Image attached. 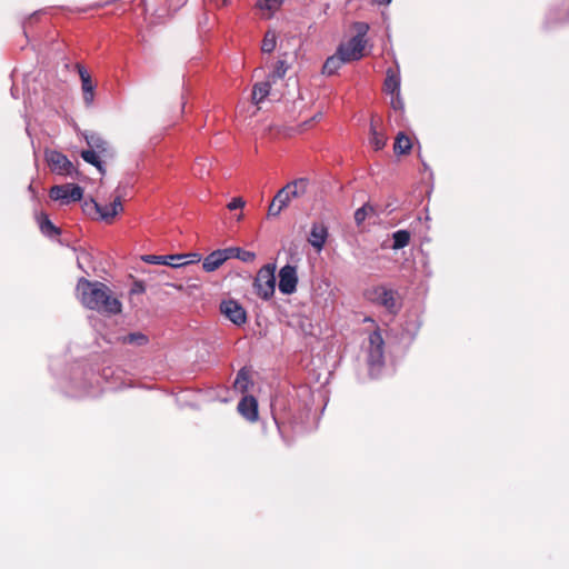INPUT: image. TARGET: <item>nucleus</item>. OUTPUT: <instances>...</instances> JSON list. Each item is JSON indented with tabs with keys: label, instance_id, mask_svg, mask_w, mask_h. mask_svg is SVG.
<instances>
[{
	"label": "nucleus",
	"instance_id": "obj_28",
	"mask_svg": "<svg viewBox=\"0 0 569 569\" xmlns=\"http://www.w3.org/2000/svg\"><path fill=\"white\" fill-rule=\"evenodd\" d=\"M249 385H250L249 375H248V372L244 369H241L237 373V378H236L234 385H233L234 389L240 391V392H244V391L248 390Z\"/></svg>",
	"mask_w": 569,
	"mask_h": 569
},
{
	"label": "nucleus",
	"instance_id": "obj_16",
	"mask_svg": "<svg viewBox=\"0 0 569 569\" xmlns=\"http://www.w3.org/2000/svg\"><path fill=\"white\" fill-rule=\"evenodd\" d=\"M227 254L224 249H218L209 253L202 262V268L207 272L217 270L224 261H227Z\"/></svg>",
	"mask_w": 569,
	"mask_h": 569
},
{
	"label": "nucleus",
	"instance_id": "obj_17",
	"mask_svg": "<svg viewBox=\"0 0 569 569\" xmlns=\"http://www.w3.org/2000/svg\"><path fill=\"white\" fill-rule=\"evenodd\" d=\"M400 74L399 70H393L392 68L387 69L386 79L383 83V89L386 93L393 96L400 92Z\"/></svg>",
	"mask_w": 569,
	"mask_h": 569
},
{
	"label": "nucleus",
	"instance_id": "obj_8",
	"mask_svg": "<svg viewBox=\"0 0 569 569\" xmlns=\"http://www.w3.org/2000/svg\"><path fill=\"white\" fill-rule=\"evenodd\" d=\"M220 312L236 326L247 322V312L236 300H224L220 303Z\"/></svg>",
	"mask_w": 569,
	"mask_h": 569
},
{
	"label": "nucleus",
	"instance_id": "obj_32",
	"mask_svg": "<svg viewBox=\"0 0 569 569\" xmlns=\"http://www.w3.org/2000/svg\"><path fill=\"white\" fill-rule=\"evenodd\" d=\"M370 212H373V208L369 204H363L361 208L357 209L355 212L356 223L358 226L362 224Z\"/></svg>",
	"mask_w": 569,
	"mask_h": 569
},
{
	"label": "nucleus",
	"instance_id": "obj_6",
	"mask_svg": "<svg viewBox=\"0 0 569 569\" xmlns=\"http://www.w3.org/2000/svg\"><path fill=\"white\" fill-rule=\"evenodd\" d=\"M142 260L150 264H163L170 266L173 268L182 267L193 261H199L200 256L197 253L193 254H169V256H157V254H146L142 256Z\"/></svg>",
	"mask_w": 569,
	"mask_h": 569
},
{
	"label": "nucleus",
	"instance_id": "obj_40",
	"mask_svg": "<svg viewBox=\"0 0 569 569\" xmlns=\"http://www.w3.org/2000/svg\"><path fill=\"white\" fill-rule=\"evenodd\" d=\"M16 91H17V90L14 89V87H12V88H11V96H12L13 98H16V99H17Z\"/></svg>",
	"mask_w": 569,
	"mask_h": 569
},
{
	"label": "nucleus",
	"instance_id": "obj_27",
	"mask_svg": "<svg viewBox=\"0 0 569 569\" xmlns=\"http://www.w3.org/2000/svg\"><path fill=\"white\" fill-rule=\"evenodd\" d=\"M277 46V34L273 30H268L263 37L261 50L264 53H271Z\"/></svg>",
	"mask_w": 569,
	"mask_h": 569
},
{
	"label": "nucleus",
	"instance_id": "obj_42",
	"mask_svg": "<svg viewBox=\"0 0 569 569\" xmlns=\"http://www.w3.org/2000/svg\"><path fill=\"white\" fill-rule=\"evenodd\" d=\"M242 218H243L242 213H240L239 216H237V220H238V221H240Z\"/></svg>",
	"mask_w": 569,
	"mask_h": 569
},
{
	"label": "nucleus",
	"instance_id": "obj_13",
	"mask_svg": "<svg viewBox=\"0 0 569 569\" xmlns=\"http://www.w3.org/2000/svg\"><path fill=\"white\" fill-rule=\"evenodd\" d=\"M239 413L250 422L258 419V402L252 396H244L238 403Z\"/></svg>",
	"mask_w": 569,
	"mask_h": 569
},
{
	"label": "nucleus",
	"instance_id": "obj_33",
	"mask_svg": "<svg viewBox=\"0 0 569 569\" xmlns=\"http://www.w3.org/2000/svg\"><path fill=\"white\" fill-rule=\"evenodd\" d=\"M274 200L279 203L278 206L283 209L286 208L289 202H290V197L288 196V193L284 191V189H280L276 196H274Z\"/></svg>",
	"mask_w": 569,
	"mask_h": 569
},
{
	"label": "nucleus",
	"instance_id": "obj_5",
	"mask_svg": "<svg viewBox=\"0 0 569 569\" xmlns=\"http://www.w3.org/2000/svg\"><path fill=\"white\" fill-rule=\"evenodd\" d=\"M46 160L51 171L57 174L71 178L78 176V170L74 168L73 163L60 151L47 150Z\"/></svg>",
	"mask_w": 569,
	"mask_h": 569
},
{
	"label": "nucleus",
	"instance_id": "obj_37",
	"mask_svg": "<svg viewBox=\"0 0 569 569\" xmlns=\"http://www.w3.org/2000/svg\"><path fill=\"white\" fill-rule=\"evenodd\" d=\"M279 203L273 199L268 209L269 217H277L280 214L282 209L278 206Z\"/></svg>",
	"mask_w": 569,
	"mask_h": 569
},
{
	"label": "nucleus",
	"instance_id": "obj_15",
	"mask_svg": "<svg viewBox=\"0 0 569 569\" xmlns=\"http://www.w3.org/2000/svg\"><path fill=\"white\" fill-rule=\"evenodd\" d=\"M80 134L83 137L90 149L99 151L102 156H107L109 153V144L99 133L93 131H81Z\"/></svg>",
	"mask_w": 569,
	"mask_h": 569
},
{
	"label": "nucleus",
	"instance_id": "obj_24",
	"mask_svg": "<svg viewBox=\"0 0 569 569\" xmlns=\"http://www.w3.org/2000/svg\"><path fill=\"white\" fill-rule=\"evenodd\" d=\"M411 147L412 146L409 137H407L403 132H399L393 144L395 152L397 154H406L410 151Z\"/></svg>",
	"mask_w": 569,
	"mask_h": 569
},
{
	"label": "nucleus",
	"instance_id": "obj_2",
	"mask_svg": "<svg viewBox=\"0 0 569 569\" xmlns=\"http://www.w3.org/2000/svg\"><path fill=\"white\" fill-rule=\"evenodd\" d=\"M367 363L370 376L377 378L385 365V341L379 330L372 331L368 337Z\"/></svg>",
	"mask_w": 569,
	"mask_h": 569
},
{
	"label": "nucleus",
	"instance_id": "obj_4",
	"mask_svg": "<svg viewBox=\"0 0 569 569\" xmlns=\"http://www.w3.org/2000/svg\"><path fill=\"white\" fill-rule=\"evenodd\" d=\"M370 299L392 315H396L401 308L398 292L385 286L376 287L370 293Z\"/></svg>",
	"mask_w": 569,
	"mask_h": 569
},
{
	"label": "nucleus",
	"instance_id": "obj_3",
	"mask_svg": "<svg viewBox=\"0 0 569 569\" xmlns=\"http://www.w3.org/2000/svg\"><path fill=\"white\" fill-rule=\"evenodd\" d=\"M276 264L274 263H268L264 264L257 273V277L254 279V288L257 295L262 298L263 300H269L273 293L276 288Z\"/></svg>",
	"mask_w": 569,
	"mask_h": 569
},
{
	"label": "nucleus",
	"instance_id": "obj_18",
	"mask_svg": "<svg viewBox=\"0 0 569 569\" xmlns=\"http://www.w3.org/2000/svg\"><path fill=\"white\" fill-rule=\"evenodd\" d=\"M273 82L267 78L266 81L257 82L252 89V101L256 104L262 102L270 93L271 84Z\"/></svg>",
	"mask_w": 569,
	"mask_h": 569
},
{
	"label": "nucleus",
	"instance_id": "obj_22",
	"mask_svg": "<svg viewBox=\"0 0 569 569\" xmlns=\"http://www.w3.org/2000/svg\"><path fill=\"white\" fill-rule=\"evenodd\" d=\"M224 250H226L227 259L236 258V259H239L242 262H247V263H250V262L254 261V259H256L254 252L243 250L239 247H230V248H226Z\"/></svg>",
	"mask_w": 569,
	"mask_h": 569
},
{
	"label": "nucleus",
	"instance_id": "obj_10",
	"mask_svg": "<svg viewBox=\"0 0 569 569\" xmlns=\"http://www.w3.org/2000/svg\"><path fill=\"white\" fill-rule=\"evenodd\" d=\"M366 40L351 38L347 43H342L338 48V53L341 54L347 62L357 61L362 58Z\"/></svg>",
	"mask_w": 569,
	"mask_h": 569
},
{
	"label": "nucleus",
	"instance_id": "obj_34",
	"mask_svg": "<svg viewBox=\"0 0 569 569\" xmlns=\"http://www.w3.org/2000/svg\"><path fill=\"white\" fill-rule=\"evenodd\" d=\"M355 30H356V36L353 38H358L360 40H366V34L369 30V26L368 23L366 22H356L355 23Z\"/></svg>",
	"mask_w": 569,
	"mask_h": 569
},
{
	"label": "nucleus",
	"instance_id": "obj_7",
	"mask_svg": "<svg viewBox=\"0 0 569 569\" xmlns=\"http://www.w3.org/2000/svg\"><path fill=\"white\" fill-rule=\"evenodd\" d=\"M82 196L83 189L78 184H57L50 189V198L60 201L62 204L80 201Z\"/></svg>",
	"mask_w": 569,
	"mask_h": 569
},
{
	"label": "nucleus",
	"instance_id": "obj_20",
	"mask_svg": "<svg viewBox=\"0 0 569 569\" xmlns=\"http://www.w3.org/2000/svg\"><path fill=\"white\" fill-rule=\"evenodd\" d=\"M347 61L345 60V58L339 54L338 52L331 57H329L325 63H323V67H322V73L323 74H327V76H332L335 74L343 63H346Z\"/></svg>",
	"mask_w": 569,
	"mask_h": 569
},
{
	"label": "nucleus",
	"instance_id": "obj_35",
	"mask_svg": "<svg viewBox=\"0 0 569 569\" xmlns=\"http://www.w3.org/2000/svg\"><path fill=\"white\" fill-rule=\"evenodd\" d=\"M391 107L396 111H403L405 109V102L401 98L400 92L391 96Z\"/></svg>",
	"mask_w": 569,
	"mask_h": 569
},
{
	"label": "nucleus",
	"instance_id": "obj_38",
	"mask_svg": "<svg viewBox=\"0 0 569 569\" xmlns=\"http://www.w3.org/2000/svg\"><path fill=\"white\" fill-rule=\"evenodd\" d=\"M146 290L142 282H134L133 287L131 288L130 292L132 295L137 293V295H140V293H143Z\"/></svg>",
	"mask_w": 569,
	"mask_h": 569
},
{
	"label": "nucleus",
	"instance_id": "obj_39",
	"mask_svg": "<svg viewBox=\"0 0 569 569\" xmlns=\"http://www.w3.org/2000/svg\"><path fill=\"white\" fill-rule=\"evenodd\" d=\"M373 1L378 4H383V6L389 4L391 2V0H373Z\"/></svg>",
	"mask_w": 569,
	"mask_h": 569
},
{
	"label": "nucleus",
	"instance_id": "obj_19",
	"mask_svg": "<svg viewBox=\"0 0 569 569\" xmlns=\"http://www.w3.org/2000/svg\"><path fill=\"white\" fill-rule=\"evenodd\" d=\"M80 156L87 163L94 166L101 174L106 173V167L100 159L102 154L99 153V151L89 148L87 150H82Z\"/></svg>",
	"mask_w": 569,
	"mask_h": 569
},
{
	"label": "nucleus",
	"instance_id": "obj_43",
	"mask_svg": "<svg viewBox=\"0 0 569 569\" xmlns=\"http://www.w3.org/2000/svg\"><path fill=\"white\" fill-rule=\"evenodd\" d=\"M197 173H198L200 177H202L204 172H203V170H199Z\"/></svg>",
	"mask_w": 569,
	"mask_h": 569
},
{
	"label": "nucleus",
	"instance_id": "obj_25",
	"mask_svg": "<svg viewBox=\"0 0 569 569\" xmlns=\"http://www.w3.org/2000/svg\"><path fill=\"white\" fill-rule=\"evenodd\" d=\"M392 239H393L392 249H395V250L402 249L409 244L410 232L405 229L397 230L396 232L392 233Z\"/></svg>",
	"mask_w": 569,
	"mask_h": 569
},
{
	"label": "nucleus",
	"instance_id": "obj_36",
	"mask_svg": "<svg viewBox=\"0 0 569 569\" xmlns=\"http://www.w3.org/2000/svg\"><path fill=\"white\" fill-rule=\"evenodd\" d=\"M246 206V201L241 197L233 198L228 204L229 210L242 209Z\"/></svg>",
	"mask_w": 569,
	"mask_h": 569
},
{
	"label": "nucleus",
	"instance_id": "obj_29",
	"mask_svg": "<svg viewBox=\"0 0 569 569\" xmlns=\"http://www.w3.org/2000/svg\"><path fill=\"white\" fill-rule=\"evenodd\" d=\"M370 132H371L370 144L375 148V150L382 149L386 146V141H387L386 137L377 131L373 123H371Z\"/></svg>",
	"mask_w": 569,
	"mask_h": 569
},
{
	"label": "nucleus",
	"instance_id": "obj_30",
	"mask_svg": "<svg viewBox=\"0 0 569 569\" xmlns=\"http://www.w3.org/2000/svg\"><path fill=\"white\" fill-rule=\"evenodd\" d=\"M284 0H258L257 7L261 10H268L270 14L268 18L272 16V13L280 8Z\"/></svg>",
	"mask_w": 569,
	"mask_h": 569
},
{
	"label": "nucleus",
	"instance_id": "obj_31",
	"mask_svg": "<svg viewBox=\"0 0 569 569\" xmlns=\"http://www.w3.org/2000/svg\"><path fill=\"white\" fill-rule=\"evenodd\" d=\"M288 70V64L284 60H278L274 67V70L268 76V78L276 82L279 79H282Z\"/></svg>",
	"mask_w": 569,
	"mask_h": 569
},
{
	"label": "nucleus",
	"instance_id": "obj_11",
	"mask_svg": "<svg viewBox=\"0 0 569 569\" xmlns=\"http://www.w3.org/2000/svg\"><path fill=\"white\" fill-rule=\"evenodd\" d=\"M76 69L81 80L83 102L87 107H90L94 100V84L92 82L91 76L89 74L87 69L80 63L76 64Z\"/></svg>",
	"mask_w": 569,
	"mask_h": 569
},
{
	"label": "nucleus",
	"instance_id": "obj_12",
	"mask_svg": "<svg viewBox=\"0 0 569 569\" xmlns=\"http://www.w3.org/2000/svg\"><path fill=\"white\" fill-rule=\"evenodd\" d=\"M90 203L100 214V218L106 221L113 219L123 209L120 197H117L111 203L104 206L97 203L93 199H91Z\"/></svg>",
	"mask_w": 569,
	"mask_h": 569
},
{
	"label": "nucleus",
	"instance_id": "obj_21",
	"mask_svg": "<svg viewBox=\"0 0 569 569\" xmlns=\"http://www.w3.org/2000/svg\"><path fill=\"white\" fill-rule=\"evenodd\" d=\"M307 184L308 180L305 178H300L287 183L283 187V189L288 193L290 199H292L302 196L306 192Z\"/></svg>",
	"mask_w": 569,
	"mask_h": 569
},
{
	"label": "nucleus",
	"instance_id": "obj_26",
	"mask_svg": "<svg viewBox=\"0 0 569 569\" xmlns=\"http://www.w3.org/2000/svg\"><path fill=\"white\" fill-rule=\"evenodd\" d=\"M119 340L124 345L144 346L148 343L149 338L142 332H132L120 337Z\"/></svg>",
	"mask_w": 569,
	"mask_h": 569
},
{
	"label": "nucleus",
	"instance_id": "obj_41",
	"mask_svg": "<svg viewBox=\"0 0 569 569\" xmlns=\"http://www.w3.org/2000/svg\"><path fill=\"white\" fill-rule=\"evenodd\" d=\"M203 161H204V160H200V161H198V162H197V164H196V167H200V166H202V162H203Z\"/></svg>",
	"mask_w": 569,
	"mask_h": 569
},
{
	"label": "nucleus",
	"instance_id": "obj_23",
	"mask_svg": "<svg viewBox=\"0 0 569 569\" xmlns=\"http://www.w3.org/2000/svg\"><path fill=\"white\" fill-rule=\"evenodd\" d=\"M38 223L44 236L52 238L60 234V230L51 222L47 214L41 213L38 217Z\"/></svg>",
	"mask_w": 569,
	"mask_h": 569
},
{
	"label": "nucleus",
	"instance_id": "obj_1",
	"mask_svg": "<svg viewBox=\"0 0 569 569\" xmlns=\"http://www.w3.org/2000/svg\"><path fill=\"white\" fill-rule=\"evenodd\" d=\"M77 292L81 303L88 309L106 315H119L122 310L120 300L100 281L81 278L77 284Z\"/></svg>",
	"mask_w": 569,
	"mask_h": 569
},
{
	"label": "nucleus",
	"instance_id": "obj_9",
	"mask_svg": "<svg viewBox=\"0 0 569 569\" xmlns=\"http://www.w3.org/2000/svg\"><path fill=\"white\" fill-rule=\"evenodd\" d=\"M297 268L291 264L283 266L279 271V290L283 295H292L297 290Z\"/></svg>",
	"mask_w": 569,
	"mask_h": 569
},
{
	"label": "nucleus",
	"instance_id": "obj_14",
	"mask_svg": "<svg viewBox=\"0 0 569 569\" xmlns=\"http://www.w3.org/2000/svg\"><path fill=\"white\" fill-rule=\"evenodd\" d=\"M328 238V229L323 223H313L311 226L308 242L320 252Z\"/></svg>",
	"mask_w": 569,
	"mask_h": 569
}]
</instances>
